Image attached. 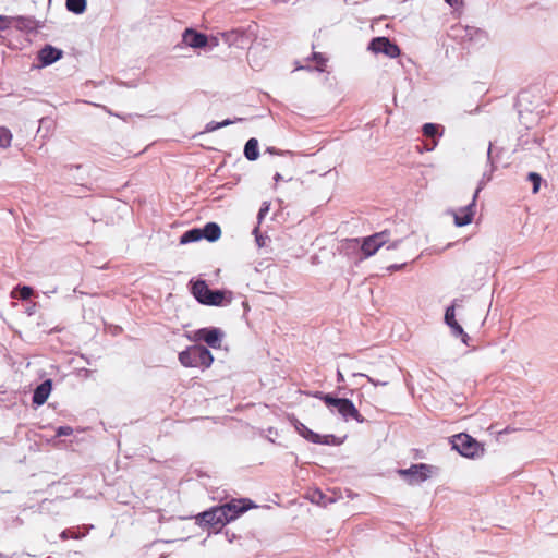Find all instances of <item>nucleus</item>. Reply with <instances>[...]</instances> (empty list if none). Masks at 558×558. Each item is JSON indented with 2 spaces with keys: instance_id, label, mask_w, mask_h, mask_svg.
I'll list each match as a JSON object with an SVG mask.
<instances>
[{
  "instance_id": "f257e3e1",
  "label": "nucleus",
  "mask_w": 558,
  "mask_h": 558,
  "mask_svg": "<svg viewBox=\"0 0 558 558\" xmlns=\"http://www.w3.org/2000/svg\"><path fill=\"white\" fill-rule=\"evenodd\" d=\"M179 361L185 367H209L214 361L211 352L203 345H192L179 353Z\"/></svg>"
},
{
  "instance_id": "f03ea898",
  "label": "nucleus",
  "mask_w": 558,
  "mask_h": 558,
  "mask_svg": "<svg viewBox=\"0 0 558 558\" xmlns=\"http://www.w3.org/2000/svg\"><path fill=\"white\" fill-rule=\"evenodd\" d=\"M192 294L204 305L222 306L231 302V298L227 299L225 292L210 290L204 280H197L193 283Z\"/></svg>"
},
{
  "instance_id": "7ed1b4c3",
  "label": "nucleus",
  "mask_w": 558,
  "mask_h": 558,
  "mask_svg": "<svg viewBox=\"0 0 558 558\" xmlns=\"http://www.w3.org/2000/svg\"><path fill=\"white\" fill-rule=\"evenodd\" d=\"M316 398L322 399L329 408H336L338 413L345 420L353 418L360 423L364 422V417L360 414L353 402L345 398H335L328 393L316 392Z\"/></svg>"
},
{
  "instance_id": "20e7f679",
  "label": "nucleus",
  "mask_w": 558,
  "mask_h": 558,
  "mask_svg": "<svg viewBox=\"0 0 558 558\" xmlns=\"http://www.w3.org/2000/svg\"><path fill=\"white\" fill-rule=\"evenodd\" d=\"M452 448L465 458H475L484 451L483 446L465 433L454 435L451 440Z\"/></svg>"
},
{
  "instance_id": "39448f33",
  "label": "nucleus",
  "mask_w": 558,
  "mask_h": 558,
  "mask_svg": "<svg viewBox=\"0 0 558 558\" xmlns=\"http://www.w3.org/2000/svg\"><path fill=\"white\" fill-rule=\"evenodd\" d=\"M196 522L203 527L218 532L228 523V519L220 507H214L199 513L196 517Z\"/></svg>"
},
{
  "instance_id": "423d86ee",
  "label": "nucleus",
  "mask_w": 558,
  "mask_h": 558,
  "mask_svg": "<svg viewBox=\"0 0 558 558\" xmlns=\"http://www.w3.org/2000/svg\"><path fill=\"white\" fill-rule=\"evenodd\" d=\"M221 510H223L228 523L239 518L245 511L255 507L252 500L242 498V499H232L225 505L219 506Z\"/></svg>"
},
{
  "instance_id": "0eeeda50",
  "label": "nucleus",
  "mask_w": 558,
  "mask_h": 558,
  "mask_svg": "<svg viewBox=\"0 0 558 558\" xmlns=\"http://www.w3.org/2000/svg\"><path fill=\"white\" fill-rule=\"evenodd\" d=\"M368 50L376 54L383 53L389 58H397L401 53L400 48L387 37L373 38L368 45Z\"/></svg>"
},
{
  "instance_id": "6e6552de",
  "label": "nucleus",
  "mask_w": 558,
  "mask_h": 558,
  "mask_svg": "<svg viewBox=\"0 0 558 558\" xmlns=\"http://www.w3.org/2000/svg\"><path fill=\"white\" fill-rule=\"evenodd\" d=\"M389 234L387 231L375 233L363 239L361 251L365 258L373 256L383 245L388 242Z\"/></svg>"
},
{
  "instance_id": "1a4fd4ad",
  "label": "nucleus",
  "mask_w": 558,
  "mask_h": 558,
  "mask_svg": "<svg viewBox=\"0 0 558 558\" xmlns=\"http://www.w3.org/2000/svg\"><path fill=\"white\" fill-rule=\"evenodd\" d=\"M432 472V466L421 463V464H414L411 468L407 470H400V474L402 476H410V483H421L429 477V474Z\"/></svg>"
},
{
  "instance_id": "9d476101",
  "label": "nucleus",
  "mask_w": 558,
  "mask_h": 558,
  "mask_svg": "<svg viewBox=\"0 0 558 558\" xmlns=\"http://www.w3.org/2000/svg\"><path fill=\"white\" fill-rule=\"evenodd\" d=\"M221 332L217 328H202L195 332V340H203L209 347L220 348Z\"/></svg>"
},
{
  "instance_id": "9b49d317",
  "label": "nucleus",
  "mask_w": 558,
  "mask_h": 558,
  "mask_svg": "<svg viewBox=\"0 0 558 558\" xmlns=\"http://www.w3.org/2000/svg\"><path fill=\"white\" fill-rule=\"evenodd\" d=\"M478 190L476 191L475 195L473 196L472 203L465 206L464 208H461L459 211L453 213V219L454 223L458 227H463L472 222L474 217V206H475V198L477 196Z\"/></svg>"
},
{
  "instance_id": "f8f14e48",
  "label": "nucleus",
  "mask_w": 558,
  "mask_h": 558,
  "mask_svg": "<svg viewBox=\"0 0 558 558\" xmlns=\"http://www.w3.org/2000/svg\"><path fill=\"white\" fill-rule=\"evenodd\" d=\"M183 41L192 48H203L208 45L207 36L192 28L185 29L183 33Z\"/></svg>"
},
{
  "instance_id": "ddd939ff",
  "label": "nucleus",
  "mask_w": 558,
  "mask_h": 558,
  "mask_svg": "<svg viewBox=\"0 0 558 558\" xmlns=\"http://www.w3.org/2000/svg\"><path fill=\"white\" fill-rule=\"evenodd\" d=\"M445 322L452 329L453 335L460 336L463 343L468 344L469 336L464 332L463 328L456 320L454 307L450 306L446 310Z\"/></svg>"
},
{
  "instance_id": "4468645a",
  "label": "nucleus",
  "mask_w": 558,
  "mask_h": 558,
  "mask_svg": "<svg viewBox=\"0 0 558 558\" xmlns=\"http://www.w3.org/2000/svg\"><path fill=\"white\" fill-rule=\"evenodd\" d=\"M62 57V51L60 49H57L52 46H45L39 51V59L43 64L49 65L56 61H58Z\"/></svg>"
},
{
  "instance_id": "2eb2a0df",
  "label": "nucleus",
  "mask_w": 558,
  "mask_h": 558,
  "mask_svg": "<svg viewBox=\"0 0 558 558\" xmlns=\"http://www.w3.org/2000/svg\"><path fill=\"white\" fill-rule=\"evenodd\" d=\"M51 392V381L45 380L34 390L33 403L37 405L44 404Z\"/></svg>"
},
{
  "instance_id": "dca6fc26",
  "label": "nucleus",
  "mask_w": 558,
  "mask_h": 558,
  "mask_svg": "<svg viewBox=\"0 0 558 558\" xmlns=\"http://www.w3.org/2000/svg\"><path fill=\"white\" fill-rule=\"evenodd\" d=\"M222 38L229 46H235L240 48H243L244 44L246 43L245 34L241 31H230L223 33Z\"/></svg>"
},
{
  "instance_id": "f3484780",
  "label": "nucleus",
  "mask_w": 558,
  "mask_h": 558,
  "mask_svg": "<svg viewBox=\"0 0 558 558\" xmlns=\"http://www.w3.org/2000/svg\"><path fill=\"white\" fill-rule=\"evenodd\" d=\"M202 230V238L210 242L217 241L221 236V229L215 222H208Z\"/></svg>"
},
{
  "instance_id": "a211bd4d",
  "label": "nucleus",
  "mask_w": 558,
  "mask_h": 558,
  "mask_svg": "<svg viewBox=\"0 0 558 558\" xmlns=\"http://www.w3.org/2000/svg\"><path fill=\"white\" fill-rule=\"evenodd\" d=\"M294 427L296 432L306 440L311 442H316L319 440V435L311 430L307 426H305L303 423L294 418Z\"/></svg>"
},
{
  "instance_id": "6ab92c4d",
  "label": "nucleus",
  "mask_w": 558,
  "mask_h": 558,
  "mask_svg": "<svg viewBox=\"0 0 558 558\" xmlns=\"http://www.w3.org/2000/svg\"><path fill=\"white\" fill-rule=\"evenodd\" d=\"M244 155L245 157L254 161L258 158L259 151H258V141L256 138H250L244 147Z\"/></svg>"
},
{
  "instance_id": "aec40b11",
  "label": "nucleus",
  "mask_w": 558,
  "mask_h": 558,
  "mask_svg": "<svg viewBox=\"0 0 558 558\" xmlns=\"http://www.w3.org/2000/svg\"><path fill=\"white\" fill-rule=\"evenodd\" d=\"M65 7L68 11L74 13V14H82L85 12L87 7L86 0H66Z\"/></svg>"
},
{
  "instance_id": "412c9836",
  "label": "nucleus",
  "mask_w": 558,
  "mask_h": 558,
  "mask_svg": "<svg viewBox=\"0 0 558 558\" xmlns=\"http://www.w3.org/2000/svg\"><path fill=\"white\" fill-rule=\"evenodd\" d=\"M202 239V230L201 229H192L183 233L181 236L180 243L186 244L190 242H195Z\"/></svg>"
},
{
  "instance_id": "4be33fe9",
  "label": "nucleus",
  "mask_w": 558,
  "mask_h": 558,
  "mask_svg": "<svg viewBox=\"0 0 558 558\" xmlns=\"http://www.w3.org/2000/svg\"><path fill=\"white\" fill-rule=\"evenodd\" d=\"M17 292H19V298L21 300H27L34 294L33 288H31L28 286H23V287L19 288ZM12 298H17V295L15 294V291L12 292Z\"/></svg>"
},
{
  "instance_id": "5701e85b",
  "label": "nucleus",
  "mask_w": 558,
  "mask_h": 558,
  "mask_svg": "<svg viewBox=\"0 0 558 558\" xmlns=\"http://www.w3.org/2000/svg\"><path fill=\"white\" fill-rule=\"evenodd\" d=\"M234 121H231L229 119L227 120H223L222 122H215V121H211L207 124L206 126V130L211 132V131H216L220 128H223V126H227V125H230L232 124Z\"/></svg>"
},
{
  "instance_id": "b1692460",
  "label": "nucleus",
  "mask_w": 558,
  "mask_h": 558,
  "mask_svg": "<svg viewBox=\"0 0 558 558\" xmlns=\"http://www.w3.org/2000/svg\"><path fill=\"white\" fill-rule=\"evenodd\" d=\"M529 180L533 183V193H538L542 182L541 175L536 172H531L529 173Z\"/></svg>"
},
{
  "instance_id": "393cba45",
  "label": "nucleus",
  "mask_w": 558,
  "mask_h": 558,
  "mask_svg": "<svg viewBox=\"0 0 558 558\" xmlns=\"http://www.w3.org/2000/svg\"><path fill=\"white\" fill-rule=\"evenodd\" d=\"M438 132V128L436 124L426 123L423 126V134L427 137H434Z\"/></svg>"
},
{
  "instance_id": "a878e982",
  "label": "nucleus",
  "mask_w": 558,
  "mask_h": 558,
  "mask_svg": "<svg viewBox=\"0 0 558 558\" xmlns=\"http://www.w3.org/2000/svg\"><path fill=\"white\" fill-rule=\"evenodd\" d=\"M313 60L316 62L317 69L319 71H324V68L326 66L327 59L322 53L314 52Z\"/></svg>"
},
{
  "instance_id": "bb28decb",
  "label": "nucleus",
  "mask_w": 558,
  "mask_h": 558,
  "mask_svg": "<svg viewBox=\"0 0 558 558\" xmlns=\"http://www.w3.org/2000/svg\"><path fill=\"white\" fill-rule=\"evenodd\" d=\"M11 135L4 131H0V147H7L10 145Z\"/></svg>"
},
{
  "instance_id": "cd10ccee",
  "label": "nucleus",
  "mask_w": 558,
  "mask_h": 558,
  "mask_svg": "<svg viewBox=\"0 0 558 558\" xmlns=\"http://www.w3.org/2000/svg\"><path fill=\"white\" fill-rule=\"evenodd\" d=\"M315 444H323V445H332V444H336L335 442V436L332 435H325V436H320L319 435V440L316 441Z\"/></svg>"
},
{
  "instance_id": "c85d7f7f",
  "label": "nucleus",
  "mask_w": 558,
  "mask_h": 558,
  "mask_svg": "<svg viewBox=\"0 0 558 558\" xmlns=\"http://www.w3.org/2000/svg\"><path fill=\"white\" fill-rule=\"evenodd\" d=\"M73 434V428L70 427V426H60L58 429H57V436L61 437V436H70Z\"/></svg>"
},
{
  "instance_id": "c756f323",
  "label": "nucleus",
  "mask_w": 558,
  "mask_h": 558,
  "mask_svg": "<svg viewBox=\"0 0 558 558\" xmlns=\"http://www.w3.org/2000/svg\"><path fill=\"white\" fill-rule=\"evenodd\" d=\"M323 498V494L318 490L314 492L313 495H312V500L317 502V504H320V499Z\"/></svg>"
},
{
  "instance_id": "7c9ffc66",
  "label": "nucleus",
  "mask_w": 558,
  "mask_h": 558,
  "mask_svg": "<svg viewBox=\"0 0 558 558\" xmlns=\"http://www.w3.org/2000/svg\"><path fill=\"white\" fill-rule=\"evenodd\" d=\"M446 2L451 7H458L462 4V0H446Z\"/></svg>"
},
{
  "instance_id": "2f4dec72",
  "label": "nucleus",
  "mask_w": 558,
  "mask_h": 558,
  "mask_svg": "<svg viewBox=\"0 0 558 558\" xmlns=\"http://www.w3.org/2000/svg\"><path fill=\"white\" fill-rule=\"evenodd\" d=\"M347 243L353 244L354 246H356L359 244V240L357 239L347 240Z\"/></svg>"
},
{
  "instance_id": "473e14b6",
  "label": "nucleus",
  "mask_w": 558,
  "mask_h": 558,
  "mask_svg": "<svg viewBox=\"0 0 558 558\" xmlns=\"http://www.w3.org/2000/svg\"><path fill=\"white\" fill-rule=\"evenodd\" d=\"M527 95V92H523L520 96L519 104L521 105V101L525 99V96Z\"/></svg>"
},
{
  "instance_id": "72a5a7b5",
  "label": "nucleus",
  "mask_w": 558,
  "mask_h": 558,
  "mask_svg": "<svg viewBox=\"0 0 558 558\" xmlns=\"http://www.w3.org/2000/svg\"><path fill=\"white\" fill-rule=\"evenodd\" d=\"M211 41H213V43H211V46H217V45H218V40H217V38H213V39H211Z\"/></svg>"
},
{
  "instance_id": "f704fd0d",
  "label": "nucleus",
  "mask_w": 558,
  "mask_h": 558,
  "mask_svg": "<svg viewBox=\"0 0 558 558\" xmlns=\"http://www.w3.org/2000/svg\"><path fill=\"white\" fill-rule=\"evenodd\" d=\"M267 210V208L265 209V211ZM264 213V209L259 210V216Z\"/></svg>"
}]
</instances>
